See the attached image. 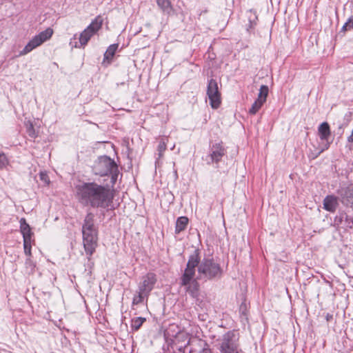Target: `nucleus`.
Segmentation results:
<instances>
[{"label":"nucleus","instance_id":"nucleus-3","mask_svg":"<svg viewBox=\"0 0 353 353\" xmlns=\"http://www.w3.org/2000/svg\"><path fill=\"white\" fill-rule=\"evenodd\" d=\"M83 243L85 253L89 256L95 252L98 241V230L94 225V214H86L82 226Z\"/></svg>","mask_w":353,"mask_h":353},{"label":"nucleus","instance_id":"nucleus-12","mask_svg":"<svg viewBox=\"0 0 353 353\" xmlns=\"http://www.w3.org/2000/svg\"><path fill=\"white\" fill-rule=\"evenodd\" d=\"M338 205V198L334 195H328L323 200V208L328 212H335Z\"/></svg>","mask_w":353,"mask_h":353},{"label":"nucleus","instance_id":"nucleus-17","mask_svg":"<svg viewBox=\"0 0 353 353\" xmlns=\"http://www.w3.org/2000/svg\"><path fill=\"white\" fill-rule=\"evenodd\" d=\"M158 6L165 13L170 14L172 8L170 0H157Z\"/></svg>","mask_w":353,"mask_h":353},{"label":"nucleus","instance_id":"nucleus-26","mask_svg":"<svg viewBox=\"0 0 353 353\" xmlns=\"http://www.w3.org/2000/svg\"><path fill=\"white\" fill-rule=\"evenodd\" d=\"M31 241H23L24 252L27 256L31 255Z\"/></svg>","mask_w":353,"mask_h":353},{"label":"nucleus","instance_id":"nucleus-14","mask_svg":"<svg viewBox=\"0 0 353 353\" xmlns=\"http://www.w3.org/2000/svg\"><path fill=\"white\" fill-rule=\"evenodd\" d=\"M179 343H183L181 347H185L190 344V337L188 332L184 331H178L176 334H172Z\"/></svg>","mask_w":353,"mask_h":353},{"label":"nucleus","instance_id":"nucleus-24","mask_svg":"<svg viewBox=\"0 0 353 353\" xmlns=\"http://www.w3.org/2000/svg\"><path fill=\"white\" fill-rule=\"evenodd\" d=\"M353 28V16L350 17L347 21L343 26L341 31L345 32Z\"/></svg>","mask_w":353,"mask_h":353},{"label":"nucleus","instance_id":"nucleus-23","mask_svg":"<svg viewBox=\"0 0 353 353\" xmlns=\"http://www.w3.org/2000/svg\"><path fill=\"white\" fill-rule=\"evenodd\" d=\"M26 132L28 135L32 138L37 137L36 131L34 128L33 124L30 121L26 122Z\"/></svg>","mask_w":353,"mask_h":353},{"label":"nucleus","instance_id":"nucleus-5","mask_svg":"<svg viewBox=\"0 0 353 353\" xmlns=\"http://www.w3.org/2000/svg\"><path fill=\"white\" fill-rule=\"evenodd\" d=\"M53 34V30L50 28L41 32L39 34L34 36L24 47L19 53L20 55H25L30 52L32 50L41 46L43 43L51 38Z\"/></svg>","mask_w":353,"mask_h":353},{"label":"nucleus","instance_id":"nucleus-9","mask_svg":"<svg viewBox=\"0 0 353 353\" xmlns=\"http://www.w3.org/2000/svg\"><path fill=\"white\" fill-rule=\"evenodd\" d=\"M156 282V274L152 272L148 273L142 277L141 281L138 285L137 290H140L141 294H146L149 296Z\"/></svg>","mask_w":353,"mask_h":353},{"label":"nucleus","instance_id":"nucleus-20","mask_svg":"<svg viewBox=\"0 0 353 353\" xmlns=\"http://www.w3.org/2000/svg\"><path fill=\"white\" fill-rule=\"evenodd\" d=\"M269 89L267 85H263L259 89L257 99H261V101L265 102L268 94Z\"/></svg>","mask_w":353,"mask_h":353},{"label":"nucleus","instance_id":"nucleus-2","mask_svg":"<svg viewBox=\"0 0 353 353\" xmlns=\"http://www.w3.org/2000/svg\"><path fill=\"white\" fill-rule=\"evenodd\" d=\"M75 196L79 203L93 208H107L114 199V191L108 184L82 182L75 186Z\"/></svg>","mask_w":353,"mask_h":353},{"label":"nucleus","instance_id":"nucleus-10","mask_svg":"<svg viewBox=\"0 0 353 353\" xmlns=\"http://www.w3.org/2000/svg\"><path fill=\"white\" fill-rule=\"evenodd\" d=\"M318 134L321 140L326 141L325 149H327L330 146L328 139L331 135V131L330 125L327 122H323L319 126Z\"/></svg>","mask_w":353,"mask_h":353},{"label":"nucleus","instance_id":"nucleus-28","mask_svg":"<svg viewBox=\"0 0 353 353\" xmlns=\"http://www.w3.org/2000/svg\"><path fill=\"white\" fill-rule=\"evenodd\" d=\"M26 265L30 266L32 270L33 269L34 265L32 264V262L30 258L26 259Z\"/></svg>","mask_w":353,"mask_h":353},{"label":"nucleus","instance_id":"nucleus-29","mask_svg":"<svg viewBox=\"0 0 353 353\" xmlns=\"http://www.w3.org/2000/svg\"><path fill=\"white\" fill-rule=\"evenodd\" d=\"M201 353H212V351L208 347H204L201 352Z\"/></svg>","mask_w":353,"mask_h":353},{"label":"nucleus","instance_id":"nucleus-11","mask_svg":"<svg viewBox=\"0 0 353 353\" xmlns=\"http://www.w3.org/2000/svg\"><path fill=\"white\" fill-rule=\"evenodd\" d=\"M225 155V149L222 143L213 145L211 148L210 157L212 162L218 163Z\"/></svg>","mask_w":353,"mask_h":353},{"label":"nucleus","instance_id":"nucleus-8","mask_svg":"<svg viewBox=\"0 0 353 353\" xmlns=\"http://www.w3.org/2000/svg\"><path fill=\"white\" fill-rule=\"evenodd\" d=\"M234 338V334L232 332L223 336L219 347L221 353H239L237 345Z\"/></svg>","mask_w":353,"mask_h":353},{"label":"nucleus","instance_id":"nucleus-30","mask_svg":"<svg viewBox=\"0 0 353 353\" xmlns=\"http://www.w3.org/2000/svg\"><path fill=\"white\" fill-rule=\"evenodd\" d=\"M347 141L349 142H353V128L351 134L347 137Z\"/></svg>","mask_w":353,"mask_h":353},{"label":"nucleus","instance_id":"nucleus-7","mask_svg":"<svg viewBox=\"0 0 353 353\" xmlns=\"http://www.w3.org/2000/svg\"><path fill=\"white\" fill-rule=\"evenodd\" d=\"M207 95L210 100V104L213 109L218 108L221 103V92L216 80L210 79L207 87Z\"/></svg>","mask_w":353,"mask_h":353},{"label":"nucleus","instance_id":"nucleus-4","mask_svg":"<svg viewBox=\"0 0 353 353\" xmlns=\"http://www.w3.org/2000/svg\"><path fill=\"white\" fill-rule=\"evenodd\" d=\"M93 171L95 174L108 176L111 174V181L114 184L118 176V167L114 160L107 156L100 157L95 163Z\"/></svg>","mask_w":353,"mask_h":353},{"label":"nucleus","instance_id":"nucleus-15","mask_svg":"<svg viewBox=\"0 0 353 353\" xmlns=\"http://www.w3.org/2000/svg\"><path fill=\"white\" fill-rule=\"evenodd\" d=\"M118 47H119V44L115 43V44L110 45L108 48L106 52L104 54L103 62L108 61V63H110L111 62L113 57L115 54L117 50L118 49Z\"/></svg>","mask_w":353,"mask_h":353},{"label":"nucleus","instance_id":"nucleus-6","mask_svg":"<svg viewBox=\"0 0 353 353\" xmlns=\"http://www.w3.org/2000/svg\"><path fill=\"white\" fill-rule=\"evenodd\" d=\"M103 19L101 17H97L80 34V46L84 48L90 38L101 28Z\"/></svg>","mask_w":353,"mask_h":353},{"label":"nucleus","instance_id":"nucleus-13","mask_svg":"<svg viewBox=\"0 0 353 353\" xmlns=\"http://www.w3.org/2000/svg\"><path fill=\"white\" fill-rule=\"evenodd\" d=\"M20 230L23 235V241H32V232L28 223L24 218H21L19 221Z\"/></svg>","mask_w":353,"mask_h":353},{"label":"nucleus","instance_id":"nucleus-18","mask_svg":"<svg viewBox=\"0 0 353 353\" xmlns=\"http://www.w3.org/2000/svg\"><path fill=\"white\" fill-rule=\"evenodd\" d=\"M148 296L146 294H141L140 290H137L132 299V305L143 303L145 299L148 300Z\"/></svg>","mask_w":353,"mask_h":353},{"label":"nucleus","instance_id":"nucleus-22","mask_svg":"<svg viewBox=\"0 0 353 353\" xmlns=\"http://www.w3.org/2000/svg\"><path fill=\"white\" fill-rule=\"evenodd\" d=\"M167 141H168V139L166 138H162L159 141V143L158 145V152H159V158H161L163 156L164 151L166 150Z\"/></svg>","mask_w":353,"mask_h":353},{"label":"nucleus","instance_id":"nucleus-31","mask_svg":"<svg viewBox=\"0 0 353 353\" xmlns=\"http://www.w3.org/2000/svg\"><path fill=\"white\" fill-rule=\"evenodd\" d=\"M45 176H46L45 174H42V173H41V180H45V181H46V179H45Z\"/></svg>","mask_w":353,"mask_h":353},{"label":"nucleus","instance_id":"nucleus-32","mask_svg":"<svg viewBox=\"0 0 353 353\" xmlns=\"http://www.w3.org/2000/svg\"><path fill=\"white\" fill-rule=\"evenodd\" d=\"M172 327H176V328H177V327H176V326H175V325H172L170 326V329H169V330H170ZM169 332H170V330H168V334H170Z\"/></svg>","mask_w":353,"mask_h":353},{"label":"nucleus","instance_id":"nucleus-16","mask_svg":"<svg viewBox=\"0 0 353 353\" xmlns=\"http://www.w3.org/2000/svg\"><path fill=\"white\" fill-rule=\"evenodd\" d=\"M188 223V219L186 216H180L177 219L175 226V233L179 234L183 231Z\"/></svg>","mask_w":353,"mask_h":353},{"label":"nucleus","instance_id":"nucleus-1","mask_svg":"<svg viewBox=\"0 0 353 353\" xmlns=\"http://www.w3.org/2000/svg\"><path fill=\"white\" fill-rule=\"evenodd\" d=\"M223 270L213 259L200 260L198 250L191 254L186 267L181 276L180 284L185 287L186 292L190 294L196 302L199 301V280H214L221 277Z\"/></svg>","mask_w":353,"mask_h":353},{"label":"nucleus","instance_id":"nucleus-19","mask_svg":"<svg viewBox=\"0 0 353 353\" xmlns=\"http://www.w3.org/2000/svg\"><path fill=\"white\" fill-rule=\"evenodd\" d=\"M146 321L145 318L143 317H137L132 319L131 321V328L134 331H137L143 325V323Z\"/></svg>","mask_w":353,"mask_h":353},{"label":"nucleus","instance_id":"nucleus-25","mask_svg":"<svg viewBox=\"0 0 353 353\" xmlns=\"http://www.w3.org/2000/svg\"><path fill=\"white\" fill-rule=\"evenodd\" d=\"M8 164V160L4 153L0 152V169H3Z\"/></svg>","mask_w":353,"mask_h":353},{"label":"nucleus","instance_id":"nucleus-21","mask_svg":"<svg viewBox=\"0 0 353 353\" xmlns=\"http://www.w3.org/2000/svg\"><path fill=\"white\" fill-rule=\"evenodd\" d=\"M263 103L264 102L261 101V99H256L249 110L250 114H255L260 110Z\"/></svg>","mask_w":353,"mask_h":353},{"label":"nucleus","instance_id":"nucleus-27","mask_svg":"<svg viewBox=\"0 0 353 353\" xmlns=\"http://www.w3.org/2000/svg\"><path fill=\"white\" fill-rule=\"evenodd\" d=\"M76 39H77V34H74L73 38L70 41V46L72 48H83V46H80V43H77V41H72V39L75 40Z\"/></svg>","mask_w":353,"mask_h":353}]
</instances>
